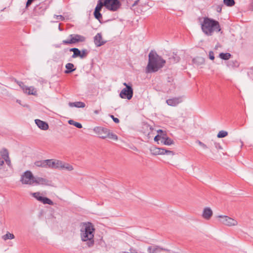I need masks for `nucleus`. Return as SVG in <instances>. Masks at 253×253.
I'll return each mask as SVG.
<instances>
[{
    "label": "nucleus",
    "mask_w": 253,
    "mask_h": 253,
    "mask_svg": "<svg viewBox=\"0 0 253 253\" xmlns=\"http://www.w3.org/2000/svg\"><path fill=\"white\" fill-rule=\"evenodd\" d=\"M166 63V61L156 52L151 51L149 54V61L146 67L147 73H153L162 68Z\"/></svg>",
    "instance_id": "nucleus-1"
},
{
    "label": "nucleus",
    "mask_w": 253,
    "mask_h": 253,
    "mask_svg": "<svg viewBox=\"0 0 253 253\" xmlns=\"http://www.w3.org/2000/svg\"><path fill=\"white\" fill-rule=\"evenodd\" d=\"M201 29L207 36H211L214 32H219L221 31L219 22L209 17H204L201 23Z\"/></svg>",
    "instance_id": "nucleus-2"
},
{
    "label": "nucleus",
    "mask_w": 253,
    "mask_h": 253,
    "mask_svg": "<svg viewBox=\"0 0 253 253\" xmlns=\"http://www.w3.org/2000/svg\"><path fill=\"white\" fill-rule=\"evenodd\" d=\"M95 229L89 222L85 223L81 229V237L84 242H86L88 247H91L94 244L93 240Z\"/></svg>",
    "instance_id": "nucleus-3"
},
{
    "label": "nucleus",
    "mask_w": 253,
    "mask_h": 253,
    "mask_svg": "<svg viewBox=\"0 0 253 253\" xmlns=\"http://www.w3.org/2000/svg\"><path fill=\"white\" fill-rule=\"evenodd\" d=\"M123 85L126 86L120 93V96L123 99H127L130 100L132 98L133 94V91L131 84L129 85L126 83H123Z\"/></svg>",
    "instance_id": "nucleus-4"
},
{
    "label": "nucleus",
    "mask_w": 253,
    "mask_h": 253,
    "mask_svg": "<svg viewBox=\"0 0 253 253\" xmlns=\"http://www.w3.org/2000/svg\"><path fill=\"white\" fill-rule=\"evenodd\" d=\"M85 40V38L82 35L78 34H71L69 36V39L63 40L62 43L64 44H75L79 42H84Z\"/></svg>",
    "instance_id": "nucleus-5"
},
{
    "label": "nucleus",
    "mask_w": 253,
    "mask_h": 253,
    "mask_svg": "<svg viewBox=\"0 0 253 253\" xmlns=\"http://www.w3.org/2000/svg\"><path fill=\"white\" fill-rule=\"evenodd\" d=\"M217 218H219V221L221 223L227 226H235L238 224L237 220L227 215H218Z\"/></svg>",
    "instance_id": "nucleus-6"
},
{
    "label": "nucleus",
    "mask_w": 253,
    "mask_h": 253,
    "mask_svg": "<svg viewBox=\"0 0 253 253\" xmlns=\"http://www.w3.org/2000/svg\"><path fill=\"white\" fill-rule=\"evenodd\" d=\"M104 5L108 10L115 11L120 8L121 3L119 0H104Z\"/></svg>",
    "instance_id": "nucleus-7"
},
{
    "label": "nucleus",
    "mask_w": 253,
    "mask_h": 253,
    "mask_svg": "<svg viewBox=\"0 0 253 253\" xmlns=\"http://www.w3.org/2000/svg\"><path fill=\"white\" fill-rule=\"evenodd\" d=\"M34 178L30 171H26L22 175L20 181L23 184L32 185L34 183Z\"/></svg>",
    "instance_id": "nucleus-8"
},
{
    "label": "nucleus",
    "mask_w": 253,
    "mask_h": 253,
    "mask_svg": "<svg viewBox=\"0 0 253 253\" xmlns=\"http://www.w3.org/2000/svg\"><path fill=\"white\" fill-rule=\"evenodd\" d=\"M32 195L33 197L43 204H48L49 205H53L54 204L52 201L47 197H42L40 192L33 193Z\"/></svg>",
    "instance_id": "nucleus-9"
},
{
    "label": "nucleus",
    "mask_w": 253,
    "mask_h": 253,
    "mask_svg": "<svg viewBox=\"0 0 253 253\" xmlns=\"http://www.w3.org/2000/svg\"><path fill=\"white\" fill-rule=\"evenodd\" d=\"M93 131L102 139L107 137V135L108 134V129L106 127L96 126L93 128Z\"/></svg>",
    "instance_id": "nucleus-10"
},
{
    "label": "nucleus",
    "mask_w": 253,
    "mask_h": 253,
    "mask_svg": "<svg viewBox=\"0 0 253 253\" xmlns=\"http://www.w3.org/2000/svg\"><path fill=\"white\" fill-rule=\"evenodd\" d=\"M34 181V183L36 184L46 186H50L51 185V181L43 177H35Z\"/></svg>",
    "instance_id": "nucleus-11"
},
{
    "label": "nucleus",
    "mask_w": 253,
    "mask_h": 253,
    "mask_svg": "<svg viewBox=\"0 0 253 253\" xmlns=\"http://www.w3.org/2000/svg\"><path fill=\"white\" fill-rule=\"evenodd\" d=\"M47 168L51 169H59L61 161L56 159H48Z\"/></svg>",
    "instance_id": "nucleus-12"
},
{
    "label": "nucleus",
    "mask_w": 253,
    "mask_h": 253,
    "mask_svg": "<svg viewBox=\"0 0 253 253\" xmlns=\"http://www.w3.org/2000/svg\"><path fill=\"white\" fill-rule=\"evenodd\" d=\"M47 7L48 5L45 3L42 2L35 7V11L39 14H42Z\"/></svg>",
    "instance_id": "nucleus-13"
},
{
    "label": "nucleus",
    "mask_w": 253,
    "mask_h": 253,
    "mask_svg": "<svg viewBox=\"0 0 253 253\" xmlns=\"http://www.w3.org/2000/svg\"><path fill=\"white\" fill-rule=\"evenodd\" d=\"M94 42L97 46H100L106 43L105 41L102 40V37L101 33H98L94 38Z\"/></svg>",
    "instance_id": "nucleus-14"
},
{
    "label": "nucleus",
    "mask_w": 253,
    "mask_h": 253,
    "mask_svg": "<svg viewBox=\"0 0 253 253\" xmlns=\"http://www.w3.org/2000/svg\"><path fill=\"white\" fill-rule=\"evenodd\" d=\"M213 214L212 211L210 208H205L203 211L202 216L203 217L207 220H209Z\"/></svg>",
    "instance_id": "nucleus-15"
},
{
    "label": "nucleus",
    "mask_w": 253,
    "mask_h": 253,
    "mask_svg": "<svg viewBox=\"0 0 253 253\" xmlns=\"http://www.w3.org/2000/svg\"><path fill=\"white\" fill-rule=\"evenodd\" d=\"M35 121L36 124L40 129L43 130H46L48 129V125L45 122L41 121L39 119H36Z\"/></svg>",
    "instance_id": "nucleus-16"
},
{
    "label": "nucleus",
    "mask_w": 253,
    "mask_h": 253,
    "mask_svg": "<svg viewBox=\"0 0 253 253\" xmlns=\"http://www.w3.org/2000/svg\"><path fill=\"white\" fill-rule=\"evenodd\" d=\"M168 105L171 106H175L181 102L180 97H174L167 100Z\"/></svg>",
    "instance_id": "nucleus-17"
},
{
    "label": "nucleus",
    "mask_w": 253,
    "mask_h": 253,
    "mask_svg": "<svg viewBox=\"0 0 253 253\" xmlns=\"http://www.w3.org/2000/svg\"><path fill=\"white\" fill-rule=\"evenodd\" d=\"M162 251H169L167 249H163L157 246H150L148 248V252L149 253H158Z\"/></svg>",
    "instance_id": "nucleus-18"
},
{
    "label": "nucleus",
    "mask_w": 253,
    "mask_h": 253,
    "mask_svg": "<svg viewBox=\"0 0 253 253\" xmlns=\"http://www.w3.org/2000/svg\"><path fill=\"white\" fill-rule=\"evenodd\" d=\"M1 156L2 158L4 159V161H5V163L7 165V166L11 168L12 166L11 161L9 157L8 152L6 149H3V153L1 154Z\"/></svg>",
    "instance_id": "nucleus-19"
},
{
    "label": "nucleus",
    "mask_w": 253,
    "mask_h": 253,
    "mask_svg": "<svg viewBox=\"0 0 253 253\" xmlns=\"http://www.w3.org/2000/svg\"><path fill=\"white\" fill-rule=\"evenodd\" d=\"M73 169L74 168L72 165L61 161V164H60L59 169L71 171L73 170Z\"/></svg>",
    "instance_id": "nucleus-20"
},
{
    "label": "nucleus",
    "mask_w": 253,
    "mask_h": 253,
    "mask_svg": "<svg viewBox=\"0 0 253 253\" xmlns=\"http://www.w3.org/2000/svg\"><path fill=\"white\" fill-rule=\"evenodd\" d=\"M24 93H27L29 95H37V91L36 89L34 86H26L25 87V90L23 91Z\"/></svg>",
    "instance_id": "nucleus-21"
},
{
    "label": "nucleus",
    "mask_w": 253,
    "mask_h": 253,
    "mask_svg": "<svg viewBox=\"0 0 253 253\" xmlns=\"http://www.w3.org/2000/svg\"><path fill=\"white\" fill-rule=\"evenodd\" d=\"M161 142L166 145H170L173 144V141L166 135H163L162 137Z\"/></svg>",
    "instance_id": "nucleus-22"
},
{
    "label": "nucleus",
    "mask_w": 253,
    "mask_h": 253,
    "mask_svg": "<svg viewBox=\"0 0 253 253\" xmlns=\"http://www.w3.org/2000/svg\"><path fill=\"white\" fill-rule=\"evenodd\" d=\"M69 106L71 107H77V108H84L85 106V104L84 102L81 101H77L75 102H69Z\"/></svg>",
    "instance_id": "nucleus-23"
},
{
    "label": "nucleus",
    "mask_w": 253,
    "mask_h": 253,
    "mask_svg": "<svg viewBox=\"0 0 253 253\" xmlns=\"http://www.w3.org/2000/svg\"><path fill=\"white\" fill-rule=\"evenodd\" d=\"M48 160H42V161H38L35 163V165L36 166L38 167H42V168H47V162Z\"/></svg>",
    "instance_id": "nucleus-24"
},
{
    "label": "nucleus",
    "mask_w": 253,
    "mask_h": 253,
    "mask_svg": "<svg viewBox=\"0 0 253 253\" xmlns=\"http://www.w3.org/2000/svg\"><path fill=\"white\" fill-rule=\"evenodd\" d=\"M65 68L67 69L66 71H65V73L66 74L71 73L76 70V68H74V64L71 63H68L66 64L65 65Z\"/></svg>",
    "instance_id": "nucleus-25"
},
{
    "label": "nucleus",
    "mask_w": 253,
    "mask_h": 253,
    "mask_svg": "<svg viewBox=\"0 0 253 253\" xmlns=\"http://www.w3.org/2000/svg\"><path fill=\"white\" fill-rule=\"evenodd\" d=\"M70 51L73 52V54L72 55V58H76L77 57L81 58V50L77 48H72L70 49Z\"/></svg>",
    "instance_id": "nucleus-26"
},
{
    "label": "nucleus",
    "mask_w": 253,
    "mask_h": 253,
    "mask_svg": "<svg viewBox=\"0 0 253 253\" xmlns=\"http://www.w3.org/2000/svg\"><path fill=\"white\" fill-rule=\"evenodd\" d=\"M227 66L230 68H235L239 66V63L237 60H230L227 62Z\"/></svg>",
    "instance_id": "nucleus-27"
},
{
    "label": "nucleus",
    "mask_w": 253,
    "mask_h": 253,
    "mask_svg": "<svg viewBox=\"0 0 253 253\" xmlns=\"http://www.w3.org/2000/svg\"><path fill=\"white\" fill-rule=\"evenodd\" d=\"M180 57L176 54H173L169 58V62L171 64H174L179 62Z\"/></svg>",
    "instance_id": "nucleus-28"
},
{
    "label": "nucleus",
    "mask_w": 253,
    "mask_h": 253,
    "mask_svg": "<svg viewBox=\"0 0 253 253\" xmlns=\"http://www.w3.org/2000/svg\"><path fill=\"white\" fill-rule=\"evenodd\" d=\"M104 5V0H99L94 11L100 12Z\"/></svg>",
    "instance_id": "nucleus-29"
},
{
    "label": "nucleus",
    "mask_w": 253,
    "mask_h": 253,
    "mask_svg": "<svg viewBox=\"0 0 253 253\" xmlns=\"http://www.w3.org/2000/svg\"><path fill=\"white\" fill-rule=\"evenodd\" d=\"M220 58L223 60H228L231 56L229 53H220L219 55Z\"/></svg>",
    "instance_id": "nucleus-30"
},
{
    "label": "nucleus",
    "mask_w": 253,
    "mask_h": 253,
    "mask_svg": "<svg viewBox=\"0 0 253 253\" xmlns=\"http://www.w3.org/2000/svg\"><path fill=\"white\" fill-rule=\"evenodd\" d=\"M68 123L70 125H73L79 128H82V125L81 123L76 122L73 120H70L68 121Z\"/></svg>",
    "instance_id": "nucleus-31"
},
{
    "label": "nucleus",
    "mask_w": 253,
    "mask_h": 253,
    "mask_svg": "<svg viewBox=\"0 0 253 253\" xmlns=\"http://www.w3.org/2000/svg\"><path fill=\"white\" fill-rule=\"evenodd\" d=\"M2 238L4 241H6L8 239H13L14 238V235L12 233L7 232L5 235L2 236Z\"/></svg>",
    "instance_id": "nucleus-32"
},
{
    "label": "nucleus",
    "mask_w": 253,
    "mask_h": 253,
    "mask_svg": "<svg viewBox=\"0 0 253 253\" xmlns=\"http://www.w3.org/2000/svg\"><path fill=\"white\" fill-rule=\"evenodd\" d=\"M223 3L228 6H232L235 3L234 0H223Z\"/></svg>",
    "instance_id": "nucleus-33"
},
{
    "label": "nucleus",
    "mask_w": 253,
    "mask_h": 253,
    "mask_svg": "<svg viewBox=\"0 0 253 253\" xmlns=\"http://www.w3.org/2000/svg\"><path fill=\"white\" fill-rule=\"evenodd\" d=\"M107 137H108L110 139H113L115 140H118V136L114 133H110V130L109 129H108V134H107Z\"/></svg>",
    "instance_id": "nucleus-34"
},
{
    "label": "nucleus",
    "mask_w": 253,
    "mask_h": 253,
    "mask_svg": "<svg viewBox=\"0 0 253 253\" xmlns=\"http://www.w3.org/2000/svg\"><path fill=\"white\" fill-rule=\"evenodd\" d=\"M228 135V132L226 131L221 130L220 131L218 134L217 137L218 138H223L226 136Z\"/></svg>",
    "instance_id": "nucleus-35"
},
{
    "label": "nucleus",
    "mask_w": 253,
    "mask_h": 253,
    "mask_svg": "<svg viewBox=\"0 0 253 253\" xmlns=\"http://www.w3.org/2000/svg\"><path fill=\"white\" fill-rule=\"evenodd\" d=\"M88 53V52L86 49H83L82 51H81V58L83 59L85 58V57H86Z\"/></svg>",
    "instance_id": "nucleus-36"
},
{
    "label": "nucleus",
    "mask_w": 253,
    "mask_h": 253,
    "mask_svg": "<svg viewBox=\"0 0 253 253\" xmlns=\"http://www.w3.org/2000/svg\"><path fill=\"white\" fill-rule=\"evenodd\" d=\"M94 15L95 18L99 21L102 18V14L99 11H94Z\"/></svg>",
    "instance_id": "nucleus-37"
},
{
    "label": "nucleus",
    "mask_w": 253,
    "mask_h": 253,
    "mask_svg": "<svg viewBox=\"0 0 253 253\" xmlns=\"http://www.w3.org/2000/svg\"><path fill=\"white\" fill-rule=\"evenodd\" d=\"M16 82H17V84L20 86V87L22 89L23 91H24L25 90V87L26 88L27 86L24 85V83L22 82L17 81Z\"/></svg>",
    "instance_id": "nucleus-38"
},
{
    "label": "nucleus",
    "mask_w": 253,
    "mask_h": 253,
    "mask_svg": "<svg viewBox=\"0 0 253 253\" xmlns=\"http://www.w3.org/2000/svg\"><path fill=\"white\" fill-rule=\"evenodd\" d=\"M110 117L113 119L115 123H119L120 122L119 119L117 118H115L113 115H110Z\"/></svg>",
    "instance_id": "nucleus-39"
},
{
    "label": "nucleus",
    "mask_w": 253,
    "mask_h": 253,
    "mask_svg": "<svg viewBox=\"0 0 253 253\" xmlns=\"http://www.w3.org/2000/svg\"><path fill=\"white\" fill-rule=\"evenodd\" d=\"M209 58L211 60H213L214 59V53L213 51H210L209 52Z\"/></svg>",
    "instance_id": "nucleus-40"
},
{
    "label": "nucleus",
    "mask_w": 253,
    "mask_h": 253,
    "mask_svg": "<svg viewBox=\"0 0 253 253\" xmlns=\"http://www.w3.org/2000/svg\"><path fill=\"white\" fill-rule=\"evenodd\" d=\"M198 143L199 145H200L201 147H202L204 149H207L208 147L206 145H205L204 143L200 141H198Z\"/></svg>",
    "instance_id": "nucleus-41"
},
{
    "label": "nucleus",
    "mask_w": 253,
    "mask_h": 253,
    "mask_svg": "<svg viewBox=\"0 0 253 253\" xmlns=\"http://www.w3.org/2000/svg\"><path fill=\"white\" fill-rule=\"evenodd\" d=\"M163 135H156L155 138H154V140L155 141H158V140H162V137Z\"/></svg>",
    "instance_id": "nucleus-42"
},
{
    "label": "nucleus",
    "mask_w": 253,
    "mask_h": 253,
    "mask_svg": "<svg viewBox=\"0 0 253 253\" xmlns=\"http://www.w3.org/2000/svg\"><path fill=\"white\" fill-rule=\"evenodd\" d=\"M56 16V19L57 20H60V21H63L64 19V18L63 16L59 15H55Z\"/></svg>",
    "instance_id": "nucleus-43"
},
{
    "label": "nucleus",
    "mask_w": 253,
    "mask_h": 253,
    "mask_svg": "<svg viewBox=\"0 0 253 253\" xmlns=\"http://www.w3.org/2000/svg\"><path fill=\"white\" fill-rule=\"evenodd\" d=\"M35 0H28L26 2V8H27Z\"/></svg>",
    "instance_id": "nucleus-44"
},
{
    "label": "nucleus",
    "mask_w": 253,
    "mask_h": 253,
    "mask_svg": "<svg viewBox=\"0 0 253 253\" xmlns=\"http://www.w3.org/2000/svg\"><path fill=\"white\" fill-rule=\"evenodd\" d=\"M165 152L166 155H171L173 156L174 154V152L170 150H166Z\"/></svg>",
    "instance_id": "nucleus-45"
},
{
    "label": "nucleus",
    "mask_w": 253,
    "mask_h": 253,
    "mask_svg": "<svg viewBox=\"0 0 253 253\" xmlns=\"http://www.w3.org/2000/svg\"><path fill=\"white\" fill-rule=\"evenodd\" d=\"M160 151V155H165V151H166V149L163 148H160V150H158Z\"/></svg>",
    "instance_id": "nucleus-46"
},
{
    "label": "nucleus",
    "mask_w": 253,
    "mask_h": 253,
    "mask_svg": "<svg viewBox=\"0 0 253 253\" xmlns=\"http://www.w3.org/2000/svg\"><path fill=\"white\" fill-rule=\"evenodd\" d=\"M216 10L217 12L220 13L221 12L222 10V5H218L216 6Z\"/></svg>",
    "instance_id": "nucleus-47"
},
{
    "label": "nucleus",
    "mask_w": 253,
    "mask_h": 253,
    "mask_svg": "<svg viewBox=\"0 0 253 253\" xmlns=\"http://www.w3.org/2000/svg\"><path fill=\"white\" fill-rule=\"evenodd\" d=\"M214 146H215V148L217 149H222L221 146L218 143L215 142Z\"/></svg>",
    "instance_id": "nucleus-48"
},
{
    "label": "nucleus",
    "mask_w": 253,
    "mask_h": 253,
    "mask_svg": "<svg viewBox=\"0 0 253 253\" xmlns=\"http://www.w3.org/2000/svg\"><path fill=\"white\" fill-rule=\"evenodd\" d=\"M139 0H136L134 3L132 5L131 8L133 9L134 11H135V8H134L135 6L137 4Z\"/></svg>",
    "instance_id": "nucleus-49"
},
{
    "label": "nucleus",
    "mask_w": 253,
    "mask_h": 253,
    "mask_svg": "<svg viewBox=\"0 0 253 253\" xmlns=\"http://www.w3.org/2000/svg\"><path fill=\"white\" fill-rule=\"evenodd\" d=\"M158 150H160V148H156L154 149L155 152H154V154L155 155H160V151Z\"/></svg>",
    "instance_id": "nucleus-50"
},
{
    "label": "nucleus",
    "mask_w": 253,
    "mask_h": 253,
    "mask_svg": "<svg viewBox=\"0 0 253 253\" xmlns=\"http://www.w3.org/2000/svg\"><path fill=\"white\" fill-rule=\"evenodd\" d=\"M3 164H4V160H2L0 158V169H1V168L3 166Z\"/></svg>",
    "instance_id": "nucleus-51"
},
{
    "label": "nucleus",
    "mask_w": 253,
    "mask_h": 253,
    "mask_svg": "<svg viewBox=\"0 0 253 253\" xmlns=\"http://www.w3.org/2000/svg\"><path fill=\"white\" fill-rule=\"evenodd\" d=\"M253 74V67L250 69V71L248 72V74Z\"/></svg>",
    "instance_id": "nucleus-52"
},
{
    "label": "nucleus",
    "mask_w": 253,
    "mask_h": 253,
    "mask_svg": "<svg viewBox=\"0 0 253 253\" xmlns=\"http://www.w3.org/2000/svg\"><path fill=\"white\" fill-rule=\"evenodd\" d=\"M99 111L97 110L94 111V113L96 114H98L99 113Z\"/></svg>",
    "instance_id": "nucleus-53"
},
{
    "label": "nucleus",
    "mask_w": 253,
    "mask_h": 253,
    "mask_svg": "<svg viewBox=\"0 0 253 253\" xmlns=\"http://www.w3.org/2000/svg\"><path fill=\"white\" fill-rule=\"evenodd\" d=\"M159 131L162 132V130H159L158 131V132H159Z\"/></svg>",
    "instance_id": "nucleus-54"
}]
</instances>
